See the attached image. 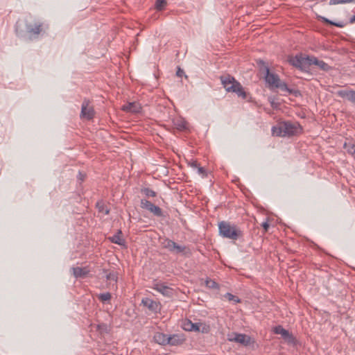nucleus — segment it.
Segmentation results:
<instances>
[{"mask_svg": "<svg viewBox=\"0 0 355 355\" xmlns=\"http://www.w3.org/2000/svg\"><path fill=\"white\" fill-rule=\"evenodd\" d=\"M189 166L191 167H192L193 169H197L199 166H200V164H198V162L196 161V160H192L189 163Z\"/></svg>", "mask_w": 355, "mask_h": 355, "instance_id": "473e14b6", "label": "nucleus"}, {"mask_svg": "<svg viewBox=\"0 0 355 355\" xmlns=\"http://www.w3.org/2000/svg\"><path fill=\"white\" fill-rule=\"evenodd\" d=\"M102 272L103 275H105V277L107 281H108L110 282H117V279H118L117 272H115L114 270H108L105 268H103L102 270Z\"/></svg>", "mask_w": 355, "mask_h": 355, "instance_id": "6ab92c4d", "label": "nucleus"}, {"mask_svg": "<svg viewBox=\"0 0 355 355\" xmlns=\"http://www.w3.org/2000/svg\"><path fill=\"white\" fill-rule=\"evenodd\" d=\"M338 95L355 104V91L352 89H343L338 92Z\"/></svg>", "mask_w": 355, "mask_h": 355, "instance_id": "2eb2a0df", "label": "nucleus"}, {"mask_svg": "<svg viewBox=\"0 0 355 355\" xmlns=\"http://www.w3.org/2000/svg\"><path fill=\"white\" fill-rule=\"evenodd\" d=\"M205 285L207 287L209 288H218L219 286L218 284L214 281L211 279H207L205 281Z\"/></svg>", "mask_w": 355, "mask_h": 355, "instance_id": "a878e982", "label": "nucleus"}, {"mask_svg": "<svg viewBox=\"0 0 355 355\" xmlns=\"http://www.w3.org/2000/svg\"><path fill=\"white\" fill-rule=\"evenodd\" d=\"M302 128L297 123L284 121L272 128V133L277 137L293 136L301 132Z\"/></svg>", "mask_w": 355, "mask_h": 355, "instance_id": "f257e3e1", "label": "nucleus"}, {"mask_svg": "<svg viewBox=\"0 0 355 355\" xmlns=\"http://www.w3.org/2000/svg\"><path fill=\"white\" fill-rule=\"evenodd\" d=\"M221 83L227 92L236 93L242 98H246V93L239 82L230 75L220 76Z\"/></svg>", "mask_w": 355, "mask_h": 355, "instance_id": "f03ea898", "label": "nucleus"}, {"mask_svg": "<svg viewBox=\"0 0 355 355\" xmlns=\"http://www.w3.org/2000/svg\"><path fill=\"white\" fill-rule=\"evenodd\" d=\"M154 340L157 343L162 345H167L170 342L169 336L161 332H157L154 335Z\"/></svg>", "mask_w": 355, "mask_h": 355, "instance_id": "f3484780", "label": "nucleus"}, {"mask_svg": "<svg viewBox=\"0 0 355 355\" xmlns=\"http://www.w3.org/2000/svg\"><path fill=\"white\" fill-rule=\"evenodd\" d=\"M122 109L123 111L127 112L138 113L141 111V107L139 103L132 102L124 105Z\"/></svg>", "mask_w": 355, "mask_h": 355, "instance_id": "dca6fc26", "label": "nucleus"}, {"mask_svg": "<svg viewBox=\"0 0 355 355\" xmlns=\"http://www.w3.org/2000/svg\"><path fill=\"white\" fill-rule=\"evenodd\" d=\"M348 152L351 153L352 155H355V145H352L351 148L348 150Z\"/></svg>", "mask_w": 355, "mask_h": 355, "instance_id": "f704fd0d", "label": "nucleus"}, {"mask_svg": "<svg viewBox=\"0 0 355 355\" xmlns=\"http://www.w3.org/2000/svg\"><path fill=\"white\" fill-rule=\"evenodd\" d=\"M96 208L100 213H103L105 215H107L110 213L109 209L103 201H100L96 203Z\"/></svg>", "mask_w": 355, "mask_h": 355, "instance_id": "4be33fe9", "label": "nucleus"}, {"mask_svg": "<svg viewBox=\"0 0 355 355\" xmlns=\"http://www.w3.org/2000/svg\"><path fill=\"white\" fill-rule=\"evenodd\" d=\"M224 297L229 301H232L235 304L239 303L241 302L240 299L237 296H235L230 293H227Z\"/></svg>", "mask_w": 355, "mask_h": 355, "instance_id": "393cba45", "label": "nucleus"}, {"mask_svg": "<svg viewBox=\"0 0 355 355\" xmlns=\"http://www.w3.org/2000/svg\"><path fill=\"white\" fill-rule=\"evenodd\" d=\"M18 26H19V24H18V23H17L15 30H16L17 33L19 34L20 33L19 31Z\"/></svg>", "mask_w": 355, "mask_h": 355, "instance_id": "4c0bfd02", "label": "nucleus"}, {"mask_svg": "<svg viewBox=\"0 0 355 355\" xmlns=\"http://www.w3.org/2000/svg\"><path fill=\"white\" fill-rule=\"evenodd\" d=\"M121 231L119 230L117 234H114L113 236L110 238V240L112 243L118 244L119 245H124L125 241L122 237L121 236Z\"/></svg>", "mask_w": 355, "mask_h": 355, "instance_id": "412c9836", "label": "nucleus"}, {"mask_svg": "<svg viewBox=\"0 0 355 355\" xmlns=\"http://www.w3.org/2000/svg\"><path fill=\"white\" fill-rule=\"evenodd\" d=\"M162 245L164 248L167 249L168 251L175 253H187V248L184 245H180L177 244L172 240L168 239H164L162 242Z\"/></svg>", "mask_w": 355, "mask_h": 355, "instance_id": "6e6552de", "label": "nucleus"}, {"mask_svg": "<svg viewBox=\"0 0 355 355\" xmlns=\"http://www.w3.org/2000/svg\"><path fill=\"white\" fill-rule=\"evenodd\" d=\"M175 125L180 130H184L187 128V123L183 119H178L175 122Z\"/></svg>", "mask_w": 355, "mask_h": 355, "instance_id": "b1692460", "label": "nucleus"}, {"mask_svg": "<svg viewBox=\"0 0 355 355\" xmlns=\"http://www.w3.org/2000/svg\"><path fill=\"white\" fill-rule=\"evenodd\" d=\"M350 21L352 23L355 22V15H353V17L351 18Z\"/></svg>", "mask_w": 355, "mask_h": 355, "instance_id": "58836bf2", "label": "nucleus"}, {"mask_svg": "<svg viewBox=\"0 0 355 355\" xmlns=\"http://www.w3.org/2000/svg\"><path fill=\"white\" fill-rule=\"evenodd\" d=\"M259 63H260V64H262L263 65H264V64H265V63H264V62H263V61H262V60H260V61H259Z\"/></svg>", "mask_w": 355, "mask_h": 355, "instance_id": "ea45409f", "label": "nucleus"}, {"mask_svg": "<svg viewBox=\"0 0 355 355\" xmlns=\"http://www.w3.org/2000/svg\"><path fill=\"white\" fill-rule=\"evenodd\" d=\"M197 173L200 175L202 177H206L207 176V171L205 169V168L202 166H199L197 169Z\"/></svg>", "mask_w": 355, "mask_h": 355, "instance_id": "7c9ffc66", "label": "nucleus"}, {"mask_svg": "<svg viewBox=\"0 0 355 355\" xmlns=\"http://www.w3.org/2000/svg\"><path fill=\"white\" fill-rule=\"evenodd\" d=\"M227 340L230 342L239 343L245 347L249 346L254 343L251 337L249 336L248 335L236 332H232L230 334H228Z\"/></svg>", "mask_w": 355, "mask_h": 355, "instance_id": "0eeeda50", "label": "nucleus"}, {"mask_svg": "<svg viewBox=\"0 0 355 355\" xmlns=\"http://www.w3.org/2000/svg\"><path fill=\"white\" fill-rule=\"evenodd\" d=\"M166 4L165 0H157L155 2V8L157 10H162Z\"/></svg>", "mask_w": 355, "mask_h": 355, "instance_id": "cd10ccee", "label": "nucleus"}, {"mask_svg": "<svg viewBox=\"0 0 355 355\" xmlns=\"http://www.w3.org/2000/svg\"><path fill=\"white\" fill-rule=\"evenodd\" d=\"M355 0H329V5H336L340 3H354Z\"/></svg>", "mask_w": 355, "mask_h": 355, "instance_id": "bb28decb", "label": "nucleus"}, {"mask_svg": "<svg viewBox=\"0 0 355 355\" xmlns=\"http://www.w3.org/2000/svg\"><path fill=\"white\" fill-rule=\"evenodd\" d=\"M184 71L179 68L177 71V76L181 77Z\"/></svg>", "mask_w": 355, "mask_h": 355, "instance_id": "e433bc0d", "label": "nucleus"}, {"mask_svg": "<svg viewBox=\"0 0 355 355\" xmlns=\"http://www.w3.org/2000/svg\"><path fill=\"white\" fill-rule=\"evenodd\" d=\"M42 24L40 22H35L33 24L26 22V28L27 32L33 36H37L42 32Z\"/></svg>", "mask_w": 355, "mask_h": 355, "instance_id": "ddd939ff", "label": "nucleus"}, {"mask_svg": "<svg viewBox=\"0 0 355 355\" xmlns=\"http://www.w3.org/2000/svg\"><path fill=\"white\" fill-rule=\"evenodd\" d=\"M141 207L145 209L148 210L151 213H153L156 216H162V210L158 206L155 205L149 200L146 199H142L141 200Z\"/></svg>", "mask_w": 355, "mask_h": 355, "instance_id": "9d476101", "label": "nucleus"}, {"mask_svg": "<svg viewBox=\"0 0 355 355\" xmlns=\"http://www.w3.org/2000/svg\"><path fill=\"white\" fill-rule=\"evenodd\" d=\"M273 332L276 334H279L282 336V338L288 344H295V337L286 329H285L282 326L278 325L274 327Z\"/></svg>", "mask_w": 355, "mask_h": 355, "instance_id": "1a4fd4ad", "label": "nucleus"}, {"mask_svg": "<svg viewBox=\"0 0 355 355\" xmlns=\"http://www.w3.org/2000/svg\"><path fill=\"white\" fill-rule=\"evenodd\" d=\"M322 19L323 21H324V22H326L327 24H331V25H334V26H336L337 27H342L341 24L333 22L331 20H329V19H327L325 17H322Z\"/></svg>", "mask_w": 355, "mask_h": 355, "instance_id": "2f4dec72", "label": "nucleus"}, {"mask_svg": "<svg viewBox=\"0 0 355 355\" xmlns=\"http://www.w3.org/2000/svg\"><path fill=\"white\" fill-rule=\"evenodd\" d=\"M311 60H310L311 66L316 65L319 68H320L321 69L324 70V71H326L329 69V65L326 62H324L323 60H320L314 56H311Z\"/></svg>", "mask_w": 355, "mask_h": 355, "instance_id": "aec40b11", "label": "nucleus"}, {"mask_svg": "<svg viewBox=\"0 0 355 355\" xmlns=\"http://www.w3.org/2000/svg\"><path fill=\"white\" fill-rule=\"evenodd\" d=\"M141 303L144 306L154 313H157L160 310V304L152 299L148 297L143 298Z\"/></svg>", "mask_w": 355, "mask_h": 355, "instance_id": "f8f14e48", "label": "nucleus"}, {"mask_svg": "<svg viewBox=\"0 0 355 355\" xmlns=\"http://www.w3.org/2000/svg\"><path fill=\"white\" fill-rule=\"evenodd\" d=\"M153 289L161 293L164 296H171L173 294V289L170 287L161 283H156L153 286Z\"/></svg>", "mask_w": 355, "mask_h": 355, "instance_id": "4468645a", "label": "nucleus"}, {"mask_svg": "<svg viewBox=\"0 0 355 355\" xmlns=\"http://www.w3.org/2000/svg\"><path fill=\"white\" fill-rule=\"evenodd\" d=\"M219 234L226 239L237 240L242 236L241 230L235 225H232L227 221H221L218 223Z\"/></svg>", "mask_w": 355, "mask_h": 355, "instance_id": "7ed1b4c3", "label": "nucleus"}, {"mask_svg": "<svg viewBox=\"0 0 355 355\" xmlns=\"http://www.w3.org/2000/svg\"><path fill=\"white\" fill-rule=\"evenodd\" d=\"M78 179L80 181H83L85 179V174L82 173L81 172H79Z\"/></svg>", "mask_w": 355, "mask_h": 355, "instance_id": "c9c22d12", "label": "nucleus"}, {"mask_svg": "<svg viewBox=\"0 0 355 355\" xmlns=\"http://www.w3.org/2000/svg\"><path fill=\"white\" fill-rule=\"evenodd\" d=\"M98 298L102 302H109L112 298V295L109 292L100 293L98 295Z\"/></svg>", "mask_w": 355, "mask_h": 355, "instance_id": "5701e85b", "label": "nucleus"}, {"mask_svg": "<svg viewBox=\"0 0 355 355\" xmlns=\"http://www.w3.org/2000/svg\"><path fill=\"white\" fill-rule=\"evenodd\" d=\"M170 342L168 343V345H177L180 341L178 336L173 335V336H169Z\"/></svg>", "mask_w": 355, "mask_h": 355, "instance_id": "c85d7f7f", "label": "nucleus"}, {"mask_svg": "<svg viewBox=\"0 0 355 355\" xmlns=\"http://www.w3.org/2000/svg\"><path fill=\"white\" fill-rule=\"evenodd\" d=\"M311 56H304L302 54L296 55L288 59L289 63L293 67L306 71L311 66Z\"/></svg>", "mask_w": 355, "mask_h": 355, "instance_id": "423d86ee", "label": "nucleus"}, {"mask_svg": "<svg viewBox=\"0 0 355 355\" xmlns=\"http://www.w3.org/2000/svg\"><path fill=\"white\" fill-rule=\"evenodd\" d=\"M94 111L92 107L89 106V101L85 99L81 107L80 117L90 120L94 117Z\"/></svg>", "mask_w": 355, "mask_h": 355, "instance_id": "9b49d317", "label": "nucleus"}, {"mask_svg": "<svg viewBox=\"0 0 355 355\" xmlns=\"http://www.w3.org/2000/svg\"><path fill=\"white\" fill-rule=\"evenodd\" d=\"M142 192L148 197H155L156 193L149 188H144L142 189Z\"/></svg>", "mask_w": 355, "mask_h": 355, "instance_id": "c756f323", "label": "nucleus"}, {"mask_svg": "<svg viewBox=\"0 0 355 355\" xmlns=\"http://www.w3.org/2000/svg\"><path fill=\"white\" fill-rule=\"evenodd\" d=\"M261 226L263 227V228L264 229V231L265 232H267L268 230V228H269V223L268 221H266V222H263L261 225Z\"/></svg>", "mask_w": 355, "mask_h": 355, "instance_id": "72a5a7b5", "label": "nucleus"}, {"mask_svg": "<svg viewBox=\"0 0 355 355\" xmlns=\"http://www.w3.org/2000/svg\"><path fill=\"white\" fill-rule=\"evenodd\" d=\"M182 328L185 331L202 332L204 334L209 333L210 326L206 323L196 322L193 323L190 320H185L182 322Z\"/></svg>", "mask_w": 355, "mask_h": 355, "instance_id": "39448f33", "label": "nucleus"}, {"mask_svg": "<svg viewBox=\"0 0 355 355\" xmlns=\"http://www.w3.org/2000/svg\"><path fill=\"white\" fill-rule=\"evenodd\" d=\"M71 270L73 271V275L76 278H84L89 272L87 268L73 267Z\"/></svg>", "mask_w": 355, "mask_h": 355, "instance_id": "a211bd4d", "label": "nucleus"}, {"mask_svg": "<svg viewBox=\"0 0 355 355\" xmlns=\"http://www.w3.org/2000/svg\"><path fill=\"white\" fill-rule=\"evenodd\" d=\"M264 71L265 80L270 87L279 88L281 90L286 92L288 94H293V89H289L284 82H282L278 75L270 73L267 66H264Z\"/></svg>", "mask_w": 355, "mask_h": 355, "instance_id": "20e7f679", "label": "nucleus"}]
</instances>
